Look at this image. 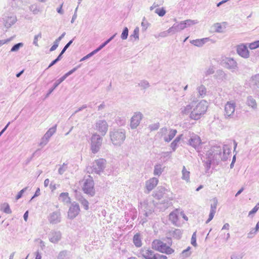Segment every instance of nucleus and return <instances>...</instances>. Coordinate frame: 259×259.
<instances>
[{"label": "nucleus", "mask_w": 259, "mask_h": 259, "mask_svg": "<svg viewBox=\"0 0 259 259\" xmlns=\"http://www.w3.org/2000/svg\"><path fill=\"white\" fill-rule=\"evenodd\" d=\"M80 212V207L78 204H72L69 207L68 212V217L72 219L75 218Z\"/></svg>", "instance_id": "9d476101"}, {"label": "nucleus", "mask_w": 259, "mask_h": 259, "mask_svg": "<svg viewBox=\"0 0 259 259\" xmlns=\"http://www.w3.org/2000/svg\"><path fill=\"white\" fill-rule=\"evenodd\" d=\"M198 91L200 96L202 97L205 95L206 89L204 86L201 85L199 87L198 89Z\"/></svg>", "instance_id": "cd10ccee"}, {"label": "nucleus", "mask_w": 259, "mask_h": 259, "mask_svg": "<svg viewBox=\"0 0 259 259\" xmlns=\"http://www.w3.org/2000/svg\"><path fill=\"white\" fill-rule=\"evenodd\" d=\"M111 141L115 145L120 144L125 139V132L120 131H115L110 135Z\"/></svg>", "instance_id": "423d86ee"}, {"label": "nucleus", "mask_w": 259, "mask_h": 259, "mask_svg": "<svg viewBox=\"0 0 259 259\" xmlns=\"http://www.w3.org/2000/svg\"><path fill=\"white\" fill-rule=\"evenodd\" d=\"M127 259H137L136 257H131L128 258Z\"/></svg>", "instance_id": "69168bd1"}, {"label": "nucleus", "mask_w": 259, "mask_h": 259, "mask_svg": "<svg viewBox=\"0 0 259 259\" xmlns=\"http://www.w3.org/2000/svg\"><path fill=\"white\" fill-rule=\"evenodd\" d=\"M28 217V211H26L24 214V219L26 222Z\"/></svg>", "instance_id": "37998d69"}, {"label": "nucleus", "mask_w": 259, "mask_h": 259, "mask_svg": "<svg viewBox=\"0 0 259 259\" xmlns=\"http://www.w3.org/2000/svg\"><path fill=\"white\" fill-rule=\"evenodd\" d=\"M58 61H59V58H57L55 60H54V61H53L49 65L48 68H50L51 67V66H52L53 65H54Z\"/></svg>", "instance_id": "a19ab883"}, {"label": "nucleus", "mask_w": 259, "mask_h": 259, "mask_svg": "<svg viewBox=\"0 0 259 259\" xmlns=\"http://www.w3.org/2000/svg\"><path fill=\"white\" fill-rule=\"evenodd\" d=\"M75 70V69H74L72 70L69 71L68 72L66 73L64 76H63L62 77L59 79L57 80V82L55 84L54 88H56L61 82L64 80L67 77V76L72 73Z\"/></svg>", "instance_id": "5701e85b"}, {"label": "nucleus", "mask_w": 259, "mask_h": 259, "mask_svg": "<svg viewBox=\"0 0 259 259\" xmlns=\"http://www.w3.org/2000/svg\"><path fill=\"white\" fill-rule=\"evenodd\" d=\"M10 123H8L7 125L5 126V127L1 131L0 133V136L5 131V130L7 129L8 126H9Z\"/></svg>", "instance_id": "3c124183"}, {"label": "nucleus", "mask_w": 259, "mask_h": 259, "mask_svg": "<svg viewBox=\"0 0 259 259\" xmlns=\"http://www.w3.org/2000/svg\"><path fill=\"white\" fill-rule=\"evenodd\" d=\"M66 50V49H65V47L63 48V49L62 50V51H61V55H62L64 52Z\"/></svg>", "instance_id": "0e129e2a"}, {"label": "nucleus", "mask_w": 259, "mask_h": 259, "mask_svg": "<svg viewBox=\"0 0 259 259\" xmlns=\"http://www.w3.org/2000/svg\"><path fill=\"white\" fill-rule=\"evenodd\" d=\"M139 256L144 259H167V257L163 254L155 253L149 248L144 247L140 250Z\"/></svg>", "instance_id": "7ed1b4c3"}, {"label": "nucleus", "mask_w": 259, "mask_h": 259, "mask_svg": "<svg viewBox=\"0 0 259 259\" xmlns=\"http://www.w3.org/2000/svg\"><path fill=\"white\" fill-rule=\"evenodd\" d=\"M139 31L138 28H136L134 31L133 36L136 39H138L139 38Z\"/></svg>", "instance_id": "4c0bfd02"}, {"label": "nucleus", "mask_w": 259, "mask_h": 259, "mask_svg": "<svg viewBox=\"0 0 259 259\" xmlns=\"http://www.w3.org/2000/svg\"><path fill=\"white\" fill-rule=\"evenodd\" d=\"M102 138L97 134H93L91 138V149L93 153H96L100 149L102 144Z\"/></svg>", "instance_id": "39448f33"}, {"label": "nucleus", "mask_w": 259, "mask_h": 259, "mask_svg": "<svg viewBox=\"0 0 259 259\" xmlns=\"http://www.w3.org/2000/svg\"><path fill=\"white\" fill-rule=\"evenodd\" d=\"M113 38V37H111L109 39H108L107 41H106L104 44H103L102 45H101L97 49L95 50L92 53L89 54L88 55L85 56V58H88L92 55H93L95 53L98 52L99 50H100L101 49H102L104 47H105L112 39Z\"/></svg>", "instance_id": "412c9836"}, {"label": "nucleus", "mask_w": 259, "mask_h": 259, "mask_svg": "<svg viewBox=\"0 0 259 259\" xmlns=\"http://www.w3.org/2000/svg\"><path fill=\"white\" fill-rule=\"evenodd\" d=\"M203 188V186L202 185H200L199 187H198L197 189H196V191H198L199 190H200L201 188Z\"/></svg>", "instance_id": "bf43d9fd"}, {"label": "nucleus", "mask_w": 259, "mask_h": 259, "mask_svg": "<svg viewBox=\"0 0 259 259\" xmlns=\"http://www.w3.org/2000/svg\"><path fill=\"white\" fill-rule=\"evenodd\" d=\"M155 12L159 16L162 17L165 15L166 13V11L164 8H157L155 10Z\"/></svg>", "instance_id": "a878e982"}, {"label": "nucleus", "mask_w": 259, "mask_h": 259, "mask_svg": "<svg viewBox=\"0 0 259 259\" xmlns=\"http://www.w3.org/2000/svg\"><path fill=\"white\" fill-rule=\"evenodd\" d=\"M259 230V221L257 223L255 228L252 230V231H251L249 235H251L252 234L256 233Z\"/></svg>", "instance_id": "c9c22d12"}, {"label": "nucleus", "mask_w": 259, "mask_h": 259, "mask_svg": "<svg viewBox=\"0 0 259 259\" xmlns=\"http://www.w3.org/2000/svg\"><path fill=\"white\" fill-rule=\"evenodd\" d=\"M244 190V188L242 187L241 188L236 194L235 196H237L238 195H239Z\"/></svg>", "instance_id": "09e8293b"}, {"label": "nucleus", "mask_w": 259, "mask_h": 259, "mask_svg": "<svg viewBox=\"0 0 259 259\" xmlns=\"http://www.w3.org/2000/svg\"><path fill=\"white\" fill-rule=\"evenodd\" d=\"M162 171V168L161 165H160V164L156 165L155 166V168H154V174L155 175H160L161 174Z\"/></svg>", "instance_id": "bb28decb"}, {"label": "nucleus", "mask_w": 259, "mask_h": 259, "mask_svg": "<svg viewBox=\"0 0 259 259\" xmlns=\"http://www.w3.org/2000/svg\"><path fill=\"white\" fill-rule=\"evenodd\" d=\"M133 243L137 247H140L142 245L140 234L136 233L133 237Z\"/></svg>", "instance_id": "6ab92c4d"}, {"label": "nucleus", "mask_w": 259, "mask_h": 259, "mask_svg": "<svg viewBox=\"0 0 259 259\" xmlns=\"http://www.w3.org/2000/svg\"><path fill=\"white\" fill-rule=\"evenodd\" d=\"M258 209H259V203H257L253 208V209L249 212L248 215H251L254 214L255 213H256L257 212V211L258 210Z\"/></svg>", "instance_id": "473e14b6"}, {"label": "nucleus", "mask_w": 259, "mask_h": 259, "mask_svg": "<svg viewBox=\"0 0 259 259\" xmlns=\"http://www.w3.org/2000/svg\"><path fill=\"white\" fill-rule=\"evenodd\" d=\"M230 0H223L221 2H219L218 4H217V7H219L222 4H223L228 1H229Z\"/></svg>", "instance_id": "c03bdc74"}, {"label": "nucleus", "mask_w": 259, "mask_h": 259, "mask_svg": "<svg viewBox=\"0 0 259 259\" xmlns=\"http://www.w3.org/2000/svg\"><path fill=\"white\" fill-rule=\"evenodd\" d=\"M50 183V180L48 179H47L44 181V186L47 187L49 186Z\"/></svg>", "instance_id": "79ce46f5"}, {"label": "nucleus", "mask_w": 259, "mask_h": 259, "mask_svg": "<svg viewBox=\"0 0 259 259\" xmlns=\"http://www.w3.org/2000/svg\"><path fill=\"white\" fill-rule=\"evenodd\" d=\"M172 241L170 238H167V241L164 242L161 239H154L152 242V248L158 252L167 255L172 254L175 250L171 247Z\"/></svg>", "instance_id": "f03ea898"}, {"label": "nucleus", "mask_w": 259, "mask_h": 259, "mask_svg": "<svg viewBox=\"0 0 259 259\" xmlns=\"http://www.w3.org/2000/svg\"><path fill=\"white\" fill-rule=\"evenodd\" d=\"M128 29L127 27H125L121 33V37L122 39H125L127 38L128 36Z\"/></svg>", "instance_id": "7c9ffc66"}, {"label": "nucleus", "mask_w": 259, "mask_h": 259, "mask_svg": "<svg viewBox=\"0 0 259 259\" xmlns=\"http://www.w3.org/2000/svg\"><path fill=\"white\" fill-rule=\"evenodd\" d=\"M169 220L175 225H177L178 222V209H176L169 215Z\"/></svg>", "instance_id": "dca6fc26"}, {"label": "nucleus", "mask_w": 259, "mask_h": 259, "mask_svg": "<svg viewBox=\"0 0 259 259\" xmlns=\"http://www.w3.org/2000/svg\"><path fill=\"white\" fill-rule=\"evenodd\" d=\"M183 218L186 221L188 220V218L183 213Z\"/></svg>", "instance_id": "680f3d73"}, {"label": "nucleus", "mask_w": 259, "mask_h": 259, "mask_svg": "<svg viewBox=\"0 0 259 259\" xmlns=\"http://www.w3.org/2000/svg\"><path fill=\"white\" fill-rule=\"evenodd\" d=\"M26 188H24L18 192V194L17 195L16 197V200H18L22 196V195H23V193L24 192V191L26 190Z\"/></svg>", "instance_id": "f704fd0d"}, {"label": "nucleus", "mask_w": 259, "mask_h": 259, "mask_svg": "<svg viewBox=\"0 0 259 259\" xmlns=\"http://www.w3.org/2000/svg\"><path fill=\"white\" fill-rule=\"evenodd\" d=\"M5 41L4 40H0V47H1L2 45H3L4 44H5Z\"/></svg>", "instance_id": "4d7b16f0"}, {"label": "nucleus", "mask_w": 259, "mask_h": 259, "mask_svg": "<svg viewBox=\"0 0 259 259\" xmlns=\"http://www.w3.org/2000/svg\"><path fill=\"white\" fill-rule=\"evenodd\" d=\"M22 46V44L21 43H19V44H17L15 45H14L11 49V51L12 52H15V51H17L19 49V47L20 46Z\"/></svg>", "instance_id": "e433bc0d"}, {"label": "nucleus", "mask_w": 259, "mask_h": 259, "mask_svg": "<svg viewBox=\"0 0 259 259\" xmlns=\"http://www.w3.org/2000/svg\"><path fill=\"white\" fill-rule=\"evenodd\" d=\"M35 259H41V256L38 252H37L36 253V256H35Z\"/></svg>", "instance_id": "a18cd8bd"}, {"label": "nucleus", "mask_w": 259, "mask_h": 259, "mask_svg": "<svg viewBox=\"0 0 259 259\" xmlns=\"http://www.w3.org/2000/svg\"><path fill=\"white\" fill-rule=\"evenodd\" d=\"M208 40V38H203L201 39L192 40L190 41V42L195 46L202 47Z\"/></svg>", "instance_id": "a211bd4d"}, {"label": "nucleus", "mask_w": 259, "mask_h": 259, "mask_svg": "<svg viewBox=\"0 0 259 259\" xmlns=\"http://www.w3.org/2000/svg\"><path fill=\"white\" fill-rule=\"evenodd\" d=\"M188 144L194 148L198 149L200 148L203 142L198 135L192 134L188 140Z\"/></svg>", "instance_id": "0eeeda50"}, {"label": "nucleus", "mask_w": 259, "mask_h": 259, "mask_svg": "<svg viewBox=\"0 0 259 259\" xmlns=\"http://www.w3.org/2000/svg\"><path fill=\"white\" fill-rule=\"evenodd\" d=\"M207 108V102L202 100L198 103L187 105L182 110V113L185 115L189 114L192 119L198 120L206 113Z\"/></svg>", "instance_id": "f257e3e1"}, {"label": "nucleus", "mask_w": 259, "mask_h": 259, "mask_svg": "<svg viewBox=\"0 0 259 259\" xmlns=\"http://www.w3.org/2000/svg\"><path fill=\"white\" fill-rule=\"evenodd\" d=\"M247 104L249 106H250L252 108H255L257 106L255 100L251 97L248 98Z\"/></svg>", "instance_id": "393cba45"}, {"label": "nucleus", "mask_w": 259, "mask_h": 259, "mask_svg": "<svg viewBox=\"0 0 259 259\" xmlns=\"http://www.w3.org/2000/svg\"><path fill=\"white\" fill-rule=\"evenodd\" d=\"M62 6H63V4H62L61 5V6L57 10V12L60 13V14H62L63 13V11H62Z\"/></svg>", "instance_id": "de8ad7c7"}, {"label": "nucleus", "mask_w": 259, "mask_h": 259, "mask_svg": "<svg viewBox=\"0 0 259 259\" xmlns=\"http://www.w3.org/2000/svg\"><path fill=\"white\" fill-rule=\"evenodd\" d=\"M216 208H217V204L215 203H214L213 205H211V209H210V213L209 215V218H208V219L206 221L207 223H208L211 220H212V219L214 215V214L215 213Z\"/></svg>", "instance_id": "aec40b11"}, {"label": "nucleus", "mask_w": 259, "mask_h": 259, "mask_svg": "<svg viewBox=\"0 0 259 259\" xmlns=\"http://www.w3.org/2000/svg\"><path fill=\"white\" fill-rule=\"evenodd\" d=\"M234 258H234L233 257H232L231 259H238L237 257H236V256H235Z\"/></svg>", "instance_id": "774afa93"}, {"label": "nucleus", "mask_w": 259, "mask_h": 259, "mask_svg": "<svg viewBox=\"0 0 259 259\" xmlns=\"http://www.w3.org/2000/svg\"><path fill=\"white\" fill-rule=\"evenodd\" d=\"M158 180L155 178H152L146 182V187L148 191L153 190L158 184Z\"/></svg>", "instance_id": "4468645a"}, {"label": "nucleus", "mask_w": 259, "mask_h": 259, "mask_svg": "<svg viewBox=\"0 0 259 259\" xmlns=\"http://www.w3.org/2000/svg\"><path fill=\"white\" fill-rule=\"evenodd\" d=\"M227 239H228L229 238V237H230V234H229V233H228V234H227Z\"/></svg>", "instance_id": "338daca9"}, {"label": "nucleus", "mask_w": 259, "mask_h": 259, "mask_svg": "<svg viewBox=\"0 0 259 259\" xmlns=\"http://www.w3.org/2000/svg\"><path fill=\"white\" fill-rule=\"evenodd\" d=\"M106 162L104 159L100 158L95 161L92 166V172L99 173L101 171L104 167Z\"/></svg>", "instance_id": "6e6552de"}, {"label": "nucleus", "mask_w": 259, "mask_h": 259, "mask_svg": "<svg viewBox=\"0 0 259 259\" xmlns=\"http://www.w3.org/2000/svg\"><path fill=\"white\" fill-rule=\"evenodd\" d=\"M249 48L251 50L255 49L259 47V40L255 41L253 42L250 43L248 45Z\"/></svg>", "instance_id": "c85d7f7f"}, {"label": "nucleus", "mask_w": 259, "mask_h": 259, "mask_svg": "<svg viewBox=\"0 0 259 259\" xmlns=\"http://www.w3.org/2000/svg\"><path fill=\"white\" fill-rule=\"evenodd\" d=\"M24 72V70H22L21 72H20L19 73H18V74H16V77H19L21 74L23 73V72Z\"/></svg>", "instance_id": "5fc2aeb1"}, {"label": "nucleus", "mask_w": 259, "mask_h": 259, "mask_svg": "<svg viewBox=\"0 0 259 259\" xmlns=\"http://www.w3.org/2000/svg\"><path fill=\"white\" fill-rule=\"evenodd\" d=\"M72 40H71L67 44H66V46L64 47L65 49H67L69 47V46L72 44Z\"/></svg>", "instance_id": "8fccbe9b"}, {"label": "nucleus", "mask_w": 259, "mask_h": 259, "mask_svg": "<svg viewBox=\"0 0 259 259\" xmlns=\"http://www.w3.org/2000/svg\"><path fill=\"white\" fill-rule=\"evenodd\" d=\"M39 195H40V189L39 188H38L37 189V190H36L35 193L33 198L35 197H37V196H39Z\"/></svg>", "instance_id": "ea45409f"}, {"label": "nucleus", "mask_w": 259, "mask_h": 259, "mask_svg": "<svg viewBox=\"0 0 259 259\" xmlns=\"http://www.w3.org/2000/svg\"><path fill=\"white\" fill-rule=\"evenodd\" d=\"M83 184L82 186V190L87 195L94 196L95 194L94 188V182L93 178L88 176V178L83 180Z\"/></svg>", "instance_id": "20e7f679"}, {"label": "nucleus", "mask_w": 259, "mask_h": 259, "mask_svg": "<svg viewBox=\"0 0 259 259\" xmlns=\"http://www.w3.org/2000/svg\"><path fill=\"white\" fill-rule=\"evenodd\" d=\"M157 5H155V4H154L152 6H151V7H150V10H153V9H154V8H156V7H157Z\"/></svg>", "instance_id": "6e6d98bb"}, {"label": "nucleus", "mask_w": 259, "mask_h": 259, "mask_svg": "<svg viewBox=\"0 0 259 259\" xmlns=\"http://www.w3.org/2000/svg\"><path fill=\"white\" fill-rule=\"evenodd\" d=\"M177 141V140H175L172 143H171V145H174L175 146L176 145V141Z\"/></svg>", "instance_id": "052dcab7"}, {"label": "nucleus", "mask_w": 259, "mask_h": 259, "mask_svg": "<svg viewBox=\"0 0 259 259\" xmlns=\"http://www.w3.org/2000/svg\"><path fill=\"white\" fill-rule=\"evenodd\" d=\"M163 131L165 132L164 140L166 142H169L171 141L176 136L177 133V131L176 130H170L168 131L166 129H164Z\"/></svg>", "instance_id": "2eb2a0df"}, {"label": "nucleus", "mask_w": 259, "mask_h": 259, "mask_svg": "<svg viewBox=\"0 0 259 259\" xmlns=\"http://www.w3.org/2000/svg\"><path fill=\"white\" fill-rule=\"evenodd\" d=\"M196 23H197V22L195 20H186L181 22L179 24V26L181 29H183L187 27L194 25Z\"/></svg>", "instance_id": "f3484780"}, {"label": "nucleus", "mask_w": 259, "mask_h": 259, "mask_svg": "<svg viewBox=\"0 0 259 259\" xmlns=\"http://www.w3.org/2000/svg\"><path fill=\"white\" fill-rule=\"evenodd\" d=\"M1 210L7 214H11L12 213L10 205L7 203H5L2 204Z\"/></svg>", "instance_id": "4be33fe9"}, {"label": "nucleus", "mask_w": 259, "mask_h": 259, "mask_svg": "<svg viewBox=\"0 0 259 259\" xmlns=\"http://www.w3.org/2000/svg\"><path fill=\"white\" fill-rule=\"evenodd\" d=\"M190 171H188L185 166H183L182 169V178L186 181H189L190 178Z\"/></svg>", "instance_id": "b1692460"}, {"label": "nucleus", "mask_w": 259, "mask_h": 259, "mask_svg": "<svg viewBox=\"0 0 259 259\" xmlns=\"http://www.w3.org/2000/svg\"><path fill=\"white\" fill-rule=\"evenodd\" d=\"M229 227V225L228 224H225L223 227V229H228Z\"/></svg>", "instance_id": "603ef678"}, {"label": "nucleus", "mask_w": 259, "mask_h": 259, "mask_svg": "<svg viewBox=\"0 0 259 259\" xmlns=\"http://www.w3.org/2000/svg\"><path fill=\"white\" fill-rule=\"evenodd\" d=\"M59 198L63 201H65L67 199H69L68 193L64 192L61 193L59 196Z\"/></svg>", "instance_id": "c756f323"}, {"label": "nucleus", "mask_w": 259, "mask_h": 259, "mask_svg": "<svg viewBox=\"0 0 259 259\" xmlns=\"http://www.w3.org/2000/svg\"><path fill=\"white\" fill-rule=\"evenodd\" d=\"M142 115L140 113H136L131 118V127L132 128H136L140 123Z\"/></svg>", "instance_id": "f8f14e48"}, {"label": "nucleus", "mask_w": 259, "mask_h": 259, "mask_svg": "<svg viewBox=\"0 0 259 259\" xmlns=\"http://www.w3.org/2000/svg\"><path fill=\"white\" fill-rule=\"evenodd\" d=\"M191 244L194 246H197V243H196V232H194L191 237Z\"/></svg>", "instance_id": "2f4dec72"}, {"label": "nucleus", "mask_w": 259, "mask_h": 259, "mask_svg": "<svg viewBox=\"0 0 259 259\" xmlns=\"http://www.w3.org/2000/svg\"><path fill=\"white\" fill-rule=\"evenodd\" d=\"M235 103L231 102H228L225 106L224 115L226 117H230L235 112Z\"/></svg>", "instance_id": "9b49d317"}, {"label": "nucleus", "mask_w": 259, "mask_h": 259, "mask_svg": "<svg viewBox=\"0 0 259 259\" xmlns=\"http://www.w3.org/2000/svg\"><path fill=\"white\" fill-rule=\"evenodd\" d=\"M64 35V34H63L62 35H61V36H60V37H59L55 41L56 42H57L58 44L59 42V41L61 40V39L63 37Z\"/></svg>", "instance_id": "49530a36"}, {"label": "nucleus", "mask_w": 259, "mask_h": 259, "mask_svg": "<svg viewBox=\"0 0 259 259\" xmlns=\"http://www.w3.org/2000/svg\"><path fill=\"white\" fill-rule=\"evenodd\" d=\"M155 127L154 128H152V127H151V128H150V130H153L157 129V128H158V125H157V124H156V125H155Z\"/></svg>", "instance_id": "13d9d810"}, {"label": "nucleus", "mask_w": 259, "mask_h": 259, "mask_svg": "<svg viewBox=\"0 0 259 259\" xmlns=\"http://www.w3.org/2000/svg\"><path fill=\"white\" fill-rule=\"evenodd\" d=\"M80 202L85 210H88L89 209V202L86 199H83L81 200Z\"/></svg>", "instance_id": "72a5a7b5"}, {"label": "nucleus", "mask_w": 259, "mask_h": 259, "mask_svg": "<svg viewBox=\"0 0 259 259\" xmlns=\"http://www.w3.org/2000/svg\"><path fill=\"white\" fill-rule=\"evenodd\" d=\"M58 44L57 42L55 41L54 45L50 49V51L52 52L55 50L58 47Z\"/></svg>", "instance_id": "58836bf2"}, {"label": "nucleus", "mask_w": 259, "mask_h": 259, "mask_svg": "<svg viewBox=\"0 0 259 259\" xmlns=\"http://www.w3.org/2000/svg\"><path fill=\"white\" fill-rule=\"evenodd\" d=\"M37 40H38V38H37V36H35V38H34V44L36 45V46H38V44H37Z\"/></svg>", "instance_id": "864d4df0"}, {"label": "nucleus", "mask_w": 259, "mask_h": 259, "mask_svg": "<svg viewBox=\"0 0 259 259\" xmlns=\"http://www.w3.org/2000/svg\"><path fill=\"white\" fill-rule=\"evenodd\" d=\"M66 50V49H65V47L63 48V49L62 50V51H61V55H62L64 52Z\"/></svg>", "instance_id": "e2e57ef3"}, {"label": "nucleus", "mask_w": 259, "mask_h": 259, "mask_svg": "<svg viewBox=\"0 0 259 259\" xmlns=\"http://www.w3.org/2000/svg\"><path fill=\"white\" fill-rule=\"evenodd\" d=\"M108 124L104 120H101L96 124L95 130L102 136H104L108 130Z\"/></svg>", "instance_id": "1a4fd4ad"}, {"label": "nucleus", "mask_w": 259, "mask_h": 259, "mask_svg": "<svg viewBox=\"0 0 259 259\" xmlns=\"http://www.w3.org/2000/svg\"><path fill=\"white\" fill-rule=\"evenodd\" d=\"M237 52L241 57L244 58H248L249 56V53L246 45L241 44L237 47Z\"/></svg>", "instance_id": "ddd939ff"}]
</instances>
